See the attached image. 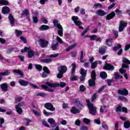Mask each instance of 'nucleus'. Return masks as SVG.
I'll return each mask as SVG.
<instances>
[{
	"mask_svg": "<svg viewBox=\"0 0 130 130\" xmlns=\"http://www.w3.org/2000/svg\"><path fill=\"white\" fill-rule=\"evenodd\" d=\"M15 34L17 37H19V36H20V35H22V31L21 30L16 29Z\"/></svg>",
	"mask_w": 130,
	"mask_h": 130,
	"instance_id": "79ce46f5",
	"label": "nucleus"
},
{
	"mask_svg": "<svg viewBox=\"0 0 130 130\" xmlns=\"http://www.w3.org/2000/svg\"><path fill=\"white\" fill-rule=\"evenodd\" d=\"M86 103L87 104L88 108L89 109V113L92 115H95L97 113V108L94 107V105L90 102V100H86Z\"/></svg>",
	"mask_w": 130,
	"mask_h": 130,
	"instance_id": "f03ea898",
	"label": "nucleus"
},
{
	"mask_svg": "<svg viewBox=\"0 0 130 130\" xmlns=\"http://www.w3.org/2000/svg\"><path fill=\"white\" fill-rule=\"evenodd\" d=\"M71 111L72 113H74V114L80 113V110L77 109V108H76L75 107H72Z\"/></svg>",
	"mask_w": 130,
	"mask_h": 130,
	"instance_id": "bb28decb",
	"label": "nucleus"
},
{
	"mask_svg": "<svg viewBox=\"0 0 130 130\" xmlns=\"http://www.w3.org/2000/svg\"><path fill=\"white\" fill-rule=\"evenodd\" d=\"M89 30V27H87L85 30L81 34V36H84L85 34H86L87 32H88Z\"/></svg>",
	"mask_w": 130,
	"mask_h": 130,
	"instance_id": "680f3d73",
	"label": "nucleus"
},
{
	"mask_svg": "<svg viewBox=\"0 0 130 130\" xmlns=\"http://www.w3.org/2000/svg\"><path fill=\"white\" fill-rule=\"evenodd\" d=\"M96 97H97V93H94L91 98L92 102H94V101L96 99Z\"/></svg>",
	"mask_w": 130,
	"mask_h": 130,
	"instance_id": "6e6d98bb",
	"label": "nucleus"
},
{
	"mask_svg": "<svg viewBox=\"0 0 130 130\" xmlns=\"http://www.w3.org/2000/svg\"><path fill=\"white\" fill-rule=\"evenodd\" d=\"M130 48V44H127L125 45L124 50L126 51L127 50H128Z\"/></svg>",
	"mask_w": 130,
	"mask_h": 130,
	"instance_id": "e2e57ef3",
	"label": "nucleus"
},
{
	"mask_svg": "<svg viewBox=\"0 0 130 130\" xmlns=\"http://www.w3.org/2000/svg\"><path fill=\"white\" fill-rule=\"evenodd\" d=\"M56 40L58 41V42H59V43H60L61 44V43H62V40L61 39H60V38H59V37L57 36L56 37Z\"/></svg>",
	"mask_w": 130,
	"mask_h": 130,
	"instance_id": "774afa93",
	"label": "nucleus"
},
{
	"mask_svg": "<svg viewBox=\"0 0 130 130\" xmlns=\"http://www.w3.org/2000/svg\"><path fill=\"white\" fill-rule=\"evenodd\" d=\"M22 99H23L22 97H17L15 99V102H19L21 101Z\"/></svg>",
	"mask_w": 130,
	"mask_h": 130,
	"instance_id": "69168bd1",
	"label": "nucleus"
},
{
	"mask_svg": "<svg viewBox=\"0 0 130 130\" xmlns=\"http://www.w3.org/2000/svg\"><path fill=\"white\" fill-rule=\"evenodd\" d=\"M46 85L50 87L51 88H56L57 87H61V88H63L67 83L63 82H60V83H50L48 81L45 82Z\"/></svg>",
	"mask_w": 130,
	"mask_h": 130,
	"instance_id": "f257e3e1",
	"label": "nucleus"
},
{
	"mask_svg": "<svg viewBox=\"0 0 130 130\" xmlns=\"http://www.w3.org/2000/svg\"><path fill=\"white\" fill-rule=\"evenodd\" d=\"M0 87L4 92H7L8 91V84L6 83H4L3 84H2L0 85Z\"/></svg>",
	"mask_w": 130,
	"mask_h": 130,
	"instance_id": "aec40b11",
	"label": "nucleus"
},
{
	"mask_svg": "<svg viewBox=\"0 0 130 130\" xmlns=\"http://www.w3.org/2000/svg\"><path fill=\"white\" fill-rule=\"evenodd\" d=\"M90 40H95L96 41H101V39L96 35L88 36Z\"/></svg>",
	"mask_w": 130,
	"mask_h": 130,
	"instance_id": "4be33fe9",
	"label": "nucleus"
},
{
	"mask_svg": "<svg viewBox=\"0 0 130 130\" xmlns=\"http://www.w3.org/2000/svg\"><path fill=\"white\" fill-rule=\"evenodd\" d=\"M63 73H62V72H59L58 73V74L57 75V78H58V79H61V78H62V76H63Z\"/></svg>",
	"mask_w": 130,
	"mask_h": 130,
	"instance_id": "603ef678",
	"label": "nucleus"
},
{
	"mask_svg": "<svg viewBox=\"0 0 130 130\" xmlns=\"http://www.w3.org/2000/svg\"><path fill=\"white\" fill-rule=\"evenodd\" d=\"M57 56H58V53L51 54L49 56V57H51V58H53L54 57H57Z\"/></svg>",
	"mask_w": 130,
	"mask_h": 130,
	"instance_id": "bf43d9fd",
	"label": "nucleus"
},
{
	"mask_svg": "<svg viewBox=\"0 0 130 130\" xmlns=\"http://www.w3.org/2000/svg\"><path fill=\"white\" fill-rule=\"evenodd\" d=\"M97 63H98L97 61H95L92 63L91 68L92 70H94V69L96 68V67L97 66Z\"/></svg>",
	"mask_w": 130,
	"mask_h": 130,
	"instance_id": "c03bdc74",
	"label": "nucleus"
},
{
	"mask_svg": "<svg viewBox=\"0 0 130 130\" xmlns=\"http://www.w3.org/2000/svg\"><path fill=\"white\" fill-rule=\"evenodd\" d=\"M96 15L98 16H100L101 17H103L106 15V12L104 11V10H102L101 9L98 10L95 12Z\"/></svg>",
	"mask_w": 130,
	"mask_h": 130,
	"instance_id": "2eb2a0df",
	"label": "nucleus"
},
{
	"mask_svg": "<svg viewBox=\"0 0 130 130\" xmlns=\"http://www.w3.org/2000/svg\"><path fill=\"white\" fill-rule=\"evenodd\" d=\"M58 71L59 72V73L64 74V73H67V71H68V68L66 66H61L58 68Z\"/></svg>",
	"mask_w": 130,
	"mask_h": 130,
	"instance_id": "4468645a",
	"label": "nucleus"
},
{
	"mask_svg": "<svg viewBox=\"0 0 130 130\" xmlns=\"http://www.w3.org/2000/svg\"><path fill=\"white\" fill-rule=\"evenodd\" d=\"M114 17H115V12L113 11L107 15L106 19L107 20H111V19L114 18Z\"/></svg>",
	"mask_w": 130,
	"mask_h": 130,
	"instance_id": "412c9836",
	"label": "nucleus"
},
{
	"mask_svg": "<svg viewBox=\"0 0 130 130\" xmlns=\"http://www.w3.org/2000/svg\"><path fill=\"white\" fill-rule=\"evenodd\" d=\"M57 46H58V43H53L51 45V48L52 50H56Z\"/></svg>",
	"mask_w": 130,
	"mask_h": 130,
	"instance_id": "a878e982",
	"label": "nucleus"
},
{
	"mask_svg": "<svg viewBox=\"0 0 130 130\" xmlns=\"http://www.w3.org/2000/svg\"><path fill=\"white\" fill-rule=\"evenodd\" d=\"M102 127L105 129L108 130V126H107V125H106V124H105L104 123H102Z\"/></svg>",
	"mask_w": 130,
	"mask_h": 130,
	"instance_id": "0e129e2a",
	"label": "nucleus"
},
{
	"mask_svg": "<svg viewBox=\"0 0 130 130\" xmlns=\"http://www.w3.org/2000/svg\"><path fill=\"white\" fill-rule=\"evenodd\" d=\"M12 72L14 74H18L20 76H23V73L22 72V71L20 70H13Z\"/></svg>",
	"mask_w": 130,
	"mask_h": 130,
	"instance_id": "c756f323",
	"label": "nucleus"
},
{
	"mask_svg": "<svg viewBox=\"0 0 130 130\" xmlns=\"http://www.w3.org/2000/svg\"><path fill=\"white\" fill-rule=\"evenodd\" d=\"M39 43L42 48H45V47H47V45H48V41L42 39H40L39 40Z\"/></svg>",
	"mask_w": 130,
	"mask_h": 130,
	"instance_id": "0eeeda50",
	"label": "nucleus"
},
{
	"mask_svg": "<svg viewBox=\"0 0 130 130\" xmlns=\"http://www.w3.org/2000/svg\"><path fill=\"white\" fill-rule=\"evenodd\" d=\"M119 72L121 73V74H124V77L126 80H127V74L125 73V70H123L122 68H121L119 69Z\"/></svg>",
	"mask_w": 130,
	"mask_h": 130,
	"instance_id": "7c9ffc66",
	"label": "nucleus"
},
{
	"mask_svg": "<svg viewBox=\"0 0 130 130\" xmlns=\"http://www.w3.org/2000/svg\"><path fill=\"white\" fill-rule=\"evenodd\" d=\"M48 122L50 124H55V120H54L52 118H50L48 119Z\"/></svg>",
	"mask_w": 130,
	"mask_h": 130,
	"instance_id": "e433bc0d",
	"label": "nucleus"
},
{
	"mask_svg": "<svg viewBox=\"0 0 130 130\" xmlns=\"http://www.w3.org/2000/svg\"><path fill=\"white\" fill-rule=\"evenodd\" d=\"M72 69L71 71L72 74H75V72H76V68H77V65H76V63H73L72 64Z\"/></svg>",
	"mask_w": 130,
	"mask_h": 130,
	"instance_id": "72a5a7b5",
	"label": "nucleus"
},
{
	"mask_svg": "<svg viewBox=\"0 0 130 130\" xmlns=\"http://www.w3.org/2000/svg\"><path fill=\"white\" fill-rule=\"evenodd\" d=\"M119 48H121V45L118 44L117 46H115L113 48V50L116 51Z\"/></svg>",
	"mask_w": 130,
	"mask_h": 130,
	"instance_id": "864d4df0",
	"label": "nucleus"
},
{
	"mask_svg": "<svg viewBox=\"0 0 130 130\" xmlns=\"http://www.w3.org/2000/svg\"><path fill=\"white\" fill-rule=\"evenodd\" d=\"M72 19L74 21L75 25H76V26H78L79 29H84V28L81 26V25H82V22L78 21V20H79V17H78V16H73L72 17Z\"/></svg>",
	"mask_w": 130,
	"mask_h": 130,
	"instance_id": "423d86ee",
	"label": "nucleus"
},
{
	"mask_svg": "<svg viewBox=\"0 0 130 130\" xmlns=\"http://www.w3.org/2000/svg\"><path fill=\"white\" fill-rule=\"evenodd\" d=\"M43 113L46 116H50V115H52L53 113L50 112H47L46 110H43Z\"/></svg>",
	"mask_w": 130,
	"mask_h": 130,
	"instance_id": "ea45409f",
	"label": "nucleus"
},
{
	"mask_svg": "<svg viewBox=\"0 0 130 130\" xmlns=\"http://www.w3.org/2000/svg\"><path fill=\"white\" fill-rule=\"evenodd\" d=\"M0 6H9V2L6 0H0Z\"/></svg>",
	"mask_w": 130,
	"mask_h": 130,
	"instance_id": "cd10ccee",
	"label": "nucleus"
},
{
	"mask_svg": "<svg viewBox=\"0 0 130 130\" xmlns=\"http://www.w3.org/2000/svg\"><path fill=\"white\" fill-rule=\"evenodd\" d=\"M100 77L103 79H105L107 77V74L106 72H102L100 73Z\"/></svg>",
	"mask_w": 130,
	"mask_h": 130,
	"instance_id": "4c0bfd02",
	"label": "nucleus"
},
{
	"mask_svg": "<svg viewBox=\"0 0 130 130\" xmlns=\"http://www.w3.org/2000/svg\"><path fill=\"white\" fill-rule=\"evenodd\" d=\"M29 86H30L32 88H34V89H38V87L37 86H36V85H35L32 83H29Z\"/></svg>",
	"mask_w": 130,
	"mask_h": 130,
	"instance_id": "4d7b16f0",
	"label": "nucleus"
},
{
	"mask_svg": "<svg viewBox=\"0 0 130 130\" xmlns=\"http://www.w3.org/2000/svg\"><path fill=\"white\" fill-rule=\"evenodd\" d=\"M124 127L125 128H128L130 127L129 121H126L124 122Z\"/></svg>",
	"mask_w": 130,
	"mask_h": 130,
	"instance_id": "c9c22d12",
	"label": "nucleus"
},
{
	"mask_svg": "<svg viewBox=\"0 0 130 130\" xmlns=\"http://www.w3.org/2000/svg\"><path fill=\"white\" fill-rule=\"evenodd\" d=\"M127 25V23L121 21L120 22L119 26V31L121 32L123 30V28H125Z\"/></svg>",
	"mask_w": 130,
	"mask_h": 130,
	"instance_id": "f8f14e48",
	"label": "nucleus"
},
{
	"mask_svg": "<svg viewBox=\"0 0 130 130\" xmlns=\"http://www.w3.org/2000/svg\"><path fill=\"white\" fill-rule=\"evenodd\" d=\"M79 90L81 92H84L85 91V86L82 85L79 87Z\"/></svg>",
	"mask_w": 130,
	"mask_h": 130,
	"instance_id": "5fc2aeb1",
	"label": "nucleus"
},
{
	"mask_svg": "<svg viewBox=\"0 0 130 130\" xmlns=\"http://www.w3.org/2000/svg\"><path fill=\"white\" fill-rule=\"evenodd\" d=\"M121 110L123 111V112H125V113H127V109L125 107H123L121 109V106H119L116 109V112H120V111H121Z\"/></svg>",
	"mask_w": 130,
	"mask_h": 130,
	"instance_id": "a211bd4d",
	"label": "nucleus"
},
{
	"mask_svg": "<svg viewBox=\"0 0 130 130\" xmlns=\"http://www.w3.org/2000/svg\"><path fill=\"white\" fill-rule=\"evenodd\" d=\"M41 87L42 88H43L44 90L48 91V92H54V90L51 89L50 88L48 87L47 86L45 85H42Z\"/></svg>",
	"mask_w": 130,
	"mask_h": 130,
	"instance_id": "5701e85b",
	"label": "nucleus"
},
{
	"mask_svg": "<svg viewBox=\"0 0 130 130\" xmlns=\"http://www.w3.org/2000/svg\"><path fill=\"white\" fill-rule=\"evenodd\" d=\"M122 61L123 63H126L127 64H129L130 63V61L126 58H123Z\"/></svg>",
	"mask_w": 130,
	"mask_h": 130,
	"instance_id": "a18cd8bd",
	"label": "nucleus"
},
{
	"mask_svg": "<svg viewBox=\"0 0 130 130\" xmlns=\"http://www.w3.org/2000/svg\"><path fill=\"white\" fill-rule=\"evenodd\" d=\"M19 84H20V86H23V87H26L28 86L29 82L27 81H25L23 79H20L18 81Z\"/></svg>",
	"mask_w": 130,
	"mask_h": 130,
	"instance_id": "f3484780",
	"label": "nucleus"
},
{
	"mask_svg": "<svg viewBox=\"0 0 130 130\" xmlns=\"http://www.w3.org/2000/svg\"><path fill=\"white\" fill-rule=\"evenodd\" d=\"M105 110H106V106H101V108L100 109V112H101L102 113H103V112H104Z\"/></svg>",
	"mask_w": 130,
	"mask_h": 130,
	"instance_id": "58836bf2",
	"label": "nucleus"
},
{
	"mask_svg": "<svg viewBox=\"0 0 130 130\" xmlns=\"http://www.w3.org/2000/svg\"><path fill=\"white\" fill-rule=\"evenodd\" d=\"M111 40H112V39H107L106 40V42L107 44L108 45V46H111Z\"/></svg>",
	"mask_w": 130,
	"mask_h": 130,
	"instance_id": "37998d69",
	"label": "nucleus"
},
{
	"mask_svg": "<svg viewBox=\"0 0 130 130\" xmlns=\"http://www.w3.org/2000/svg\"><path fill=\"white\" fill-rule=\"evenodd\" d=\"M44 107L50 111H55V108H54V107H53V105L50 103L45 104Z\"/></svg>",
	"mask_w": 130,
	"mask_h": 130,
	"instance_id": "6e6552de",
	"label": "nucleus"
},
{
	"mask_svg": "<svg viewBox=\"0 0 130 130\" xmlns=\"http://www.w3.org/2000/svg\"><path fill=\"white\" fill-rule=\"evenodd\" d=\"M32 112L36 116H39V115H40V112H38V111L35 110H32Z\"/></svg>",
	"mask_w": 130,
	"mask_h": 130,
	"instance_id": "8fccbe9b",
	"label": "nucleus"
},
{
	"mask_svg": "<svg viewBox=\"0 0 130 130\" xmlns=\"http://www.w3.org/2000/svg\"><path fill=\"white\" fill-rule=\"evenodd\" d=\"M2 12L3 14H8L10 13V8L6 6L2 8Z\"/></svg>",
	"mask_w": 130,
	"mask_h": 130,
	"instance_id": "393cba45",
	"label": "nucleus"
},
{
	"mask_svg": "<svg viewBox=\"0 0 130 130\" xmlns=\"http://www.w3.org/2000/svg\"><path fill=\"white\" fill-rule=\"evenodd\" d=\"M8 19L10 22V24L12 27H14V24H15V19H14V17L11 14H10L8 16Z\"/></svg>",
	"mask_w": 130,
	"mask_h": 130,
	"instance_id": "6ab92c4d",
	"label": "nucleus"
},
{
	"mask_svg": "<svg viewBox=\"0 0 130 130\" xmlns=\"http://www.w3.org/2000/svg\"><path fill=\"white\" fill-rule=\"evenodd\" d=\"M118 93L119 95H123V96H127L128 95V90L125 88L118 90Z\"/></svg>",
	"mask_w": 130,
	"mask_h": 130,
	"instance_id": "9b49d317",
	"label": "nucleus"
},
{
	"mask_svg": "<svg viewBox=\"0 0 130 130\" xmlns=\"http://www.w3.org/2000/svg\"><path fill=\"white\" fill-rule=\"evenodd\" d=\"M83 122L86 124H89V123L90 122V119L86 118H83Z\"/></svg>",
	"mask_w": 130,
	"mask_h": 130,
	"instance_id": "49530a36",
	"label": "nucleus"
},
{
	"mask_svg": "<svg viewBox=\"0 0 130 130\" xmlns=\"http://www.w3.org/2000/svg\"><path fill=\"white\" fill-rule=\"evenodd\" d=\"M24 121L26 122L25 125L28 126L29 125V123L31 122V120L29 119L24 118Z\"/></svg>",
	"mask_w": 130,
	"mask_h": 130,
	"instance_id": "3c124183",
	"label": "nucleus"
},
{
	"mask_svg": "<svg viewBox=\"0 0 130 130\" xmlns=\"http://www.w3.org/2000/svg\"><path fill=\"white\" fill-rule=\"evenodd\" d=\"M43 70L44 72L42 73V78H46L47 77V75L49 74V70L46 67H44Z\"/></svg>",
	"mask_w": 130,
	"mask_h": 130,
	"instance_id": "ddd939ff",
	"label": "nucleus"
},
{
	"mask_svg": "<svg viewBox=\"0 0 130 130\" xmlns=\"http://www.w3.org/2000/svg\"><path fill=\"white\" fill-rule=\"evenodd\" d=\"M38 96H41V97H45L46 93L44 92H40L38 94Z\"/></svg>",
	"mask_w": 130,
	"mask_h": 130,
	"instance_id": "052dcab7",
	"label": "nucleus"
},
{
	"mask_svg": "<svg viewBox=\"0 0 130 130\" xmlns=\"http://www.w3.org/2000/svg\"><path fill=\"white\" fill-rule=\"evenodd\" d=\"M102 8V4L97 3L93 5V9H101Z\"/></svg>",
	"mask_w": 130,
	"mask_h": 130,
	"instance_id": "473e14b6",
	"label": "nucleus"
},
{
	"mask_svg": "<svg viewBox=\"0 0 130 130\" xmlns=\"http://www.w3.org/2000/svg\"><path fill=\"white\" fill-rule=\"evenodd\" d=\"M91 79H90L88 81L89 86L92 87V86H95V80L96 77V73L95 71L93 70L91 73Z\"/></svg>",
	"mask_w": 130,
	"mask_h": 130,
	"instance_id": "39448f33",
	"label": "nucleus"
},
{
	"mask_svg": "<svg viewBox=\"0 0 130 130\" xmlns=\"http://www.w3.org/2000/svg\"><path fill=\"white\" fill-rule=\"evenodd\" d=\"M105 49L103 47L100 48L99 49V52L101 54L103 55L104 53H105Z\"/></svg>",
	"mask_w": 130,
	"mask_h": 130,
	"instance_id": "a19ab883",
	"label": "nucleus"
},
{
	"mask_svg": "<svg viewBox=\"0 0 130 130\" xmlns=\"http://www.w3.org/2000/svg\"><path fill=\"white\" fill-rule=\"evenodd\" d=\"M115 12H116V14H117V15H121V14H122V11H121V10H118V9H116V10H115Z\"/></svg>",
	"mask_w": 130,
	"mask_h": 130,
	"instance_id": "338daca9",
	"label": "nucleus"
},
{
	"mask_svg": "<svg viewBox=\"0 0 130 130\" xmlns=\"http://www.w3.org/2000/svg\"><path fill=\"white\" fill-rule=\"evenodd\" d=\"M53 24L54 25L55 27H57L58 28V34L60 36H62L63 35V29H62V26L60 25V24L58 23V20L57 19H55L53 21Z\"/></svg>",
	"mask_w": 130,
	"mask_h": 130,
	"instance_id": "7ed1b4c3",
	"label": "nucleus"
},
{
	"mask_svg": "<svg viewBox=\"0 0 130 130\" xmlns=\"http://www.w3.org/2000/svg\"><path fill=\"white\" fill-rule=\"evenodd\" d=\"M75 124L77 125V126H80V124H81V121L79 119H77L75 121Z\"/></svg>",
	"mask_w": 130,
	"mask_h": 130,
	"instance_id": "13d9d810",
	"label": "nucleus"
},
{
	"mask_svg": "<svg viewBox=\"0 0 130 130\" xmlns=\"http://www.w3.org/2000/svg\"><path fill=\"white\" fill-rule=\"evenodd\" d=\"M41 62H45V63H48V62H51L52 59L51 58H46L41 60Z\"/></svg>",
	"mask_w": 130,
	"mask_h": 130,
	"instance_id": "2f4dec72",
	"label": "nucleus"
},
{
	"mask_svg": "<svg viewBox=\"0 0 130 130\" xmlns=\"http://www.w3.org/2000/svg\"><path fill=\"white\" fill-rule=\"evenodd\" d=\"M48 29H49V26L45 25H43L39 28V29L41 31H43V30H48Z\"/></svg>",
	"mask_w": 130,
	"mask_h": 130,
	"instance_id": "c85d7f7f",
	"label": "nucleus"
},
{
	"mask_svg": "<svg viewBox=\"0 0 130 130\" xmlns=\"http://www.w3.org/2000/svg\"><path fill=\"white\" fill-rule=\"evenodd\" d=\"M77 46V44L75 43L72 45L71 46H69L68 48L66 49V51H70V50L75 48Z\"/></svg>",
	"mask_w": 130,
	"mask_h": 130,
	"instance_id": "f704fd0d",
	"label": "nucleus"
},
{
	"mask_svg": "<svg viewBox=\"0 0 130 130\" xmlns=\"http://www.w3.org/2000/svg\"><path fill=\"white\" fill-rule=\"evenodd\" d=\"M80 75L82 76L80 77V81L83 82L85 80L86 76H87V72L85 71V69L81 68L80 69Z\"/></svg>",
	"mask_w": 130,
	"mask_h": 130,
	"instance_id": "9d476101",
	"label": "nucleus"
},
{
	"mask_svg": "<svg viewBox=\"0 0 130 130\" xmlns=\"http://www.w3.org/2000/svg\"><path fill=\"white\" fill-rule=\"evenodd\" d=\"M36 69L38 70V71H42V66L39 64H36L35 65Z\"/></svg>",
	"mask_w": 130,
	"mask_h": 130,
	"instance_id": "de8ad7c7",
	"label": "nucleus"
},
{
	"mask_svg": "<svg viewBox=\"0 0 130 130\" xmlns=\"http://www.w3.org/2000/svg\"><path fill=\"white\" fill-rule=\"evenodd\" d=\"M23 105V103H21L15 106L16 112H17V113L19 114H22V112H23V110H22L21 108L22 107Z\"/></svg>",
	"mask_w": 130,
	"mask_h": 130,
	"instance_id": "1a4fd4ad",
	"label": "nucleus"
},
{
	"mask_svg": "<svg viewBox=\"0 0 130 130\" xmlns=\"http://www.w3.org/2000/svg\"><path fill=\"white\" fill-rule=\"evenodd\" d=\"M104 70H108L109 71H113L114 67L110 64L107 63L103 68Z\"/></svg>",
	"mask_w": 130,
	"mask_h": 130,
	"instance_id": "dca6fc26",
	"label": "nucleus"
},
{
	"mask_svg": "<svg viewBox=\"0 0 130 130\" xmlns=\"http://www.w3.org/2000/svg\"><path fill=\"white\" fill-rule=\"evenodd\" d=\"M115 75V78L117 80V79H122V76H120L119 75L117 74L116 73H114Z\"/></svg>",
	"mask_w": 130,
	"mask_h": 130,
	"instance_id": "09e8293b",
	"label": "nucleus"
},
{
	"mask_svg": "<svg viewBox=\"0 0 130 130\" xmlns=\"http://www.w3.org/2000/svg\"><path fill=\"white\" fill-rule=\"evenodd\" d=\"M22 53L24 52H27V55L28 58H32L34 56V51L31 49L30 47H25L24 49L21 50Z\"/></svg>",
	"mask_w": 130,
	"mask_h": 130,
	"instance_id": "20e7f679",
	"label": "nucleus"
},
{
	"mask_svg": "<svg viewBox=\"0 0 130 130\" xmlns=\"http://www.w3.org/2000/svg\"><path fill=\"white\" fill-rule=\"evenodd\" d=\"M10 72L9 71H6L5 72L0 73V82H1L2 80H3L2 76H9L10 75Z\"/></svg>",
	"mask_w": 130,
	"mask_h": 130,
	"instance_id": "b1692460",
	"label": "nucleus"
}]
</instances>
